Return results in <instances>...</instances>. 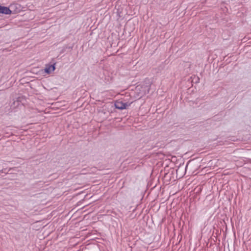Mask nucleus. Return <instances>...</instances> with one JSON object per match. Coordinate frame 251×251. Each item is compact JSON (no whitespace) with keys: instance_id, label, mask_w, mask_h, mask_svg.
I'll list each match as a JSON object with an SVG mask.
<instances>
[{"instance_id":"nucleus-4","label":"nucleus","mask_w":251,"mask_h":251,"mask_svg":"<svg viewBox=\"0 0 251 251\" xmlns=\"http://www.w3.org/2000/svg\"><path fill=\"white\" fill-rule=\"evenodd\" d=\"M79 206H81L82 202L84 201L85 199H89V198H87L88 197L87 194H85L83 191H79Z\"/></svg>"},{"instance_id":"nucleus-8","label":"nucleus","mask_w":251,"mask_h":251,"mask_svg":"<svg viewBox=\"0 0 251 251\" xmlns=\"http://www.w3.org/2000/svg\"><path fill=\"white\" fill-rule=\"evenodd\" d=\"M87 174V172L85 171V170H82L79 172V174Z\"/></svg>"},{"instance_id":"nucleus-3","label":"nucleus","mask_w":251,"mask_h":251,"mask_svg":"<svg viewBox=\"0 0 251 251\" xmlns=\"http://www.w3.org/2000/svg\"><path fill=\"white\" fill-rule=\"evenodd\" d=\"M11 13L12 11L9 7L0 5V14L9 15Z\"/></svg>"},{"instance_id":"nucleus-1","label":"nucleus","mask_w":251,"mask_h":251,"mask_svg":"<svg viewBox=\"0 0 251 251\" xmlns=\"http://www.w3.org/2000/svg\"><path fill=\"white\" fill-rule=\"evenodd\" d=\"M115 107L116 109L123 110L126 109L129 106L130 104L128 102H123L122 101L117 100L115 102Z\"/></svg>"},{"instance_id":"nucleus-10","label":"nucleus","mask_w":251,"mask_h":251,"mask_svg":"<svg viewBox=\"0 0 251 251\" xmlns=\"http://www.w3.org/2000/svg\"><path fill=\"white\" fill-rule=\"evenodd\" d=\"M199 79H200L199 78L197 77V80H196V82H199Z\"/></svg>"},{"instance_id":"nucleus-6","label":"nucleus","mask_w":251,"mask_h":251,"mask_svg":"<svg viewBox=\"0 0 251 251\" xmlns=\"http://www.w3.org/2000/svg\"><path fill=\"white\" fill-rule=\"evenodd\" d=\"M87 229L86 228H84L83 227H80L79 228V235H80V232H82V231H84L85 230H86Z\"/></svg>"},{"instance_id":"nucleus-9","label":"nucleus","mask_w":251,"mask_h":251,"mask_svg":"<svg viewBox=\"0 0 251 251\" xmlns=\"http://www.w3.org/2000/svg\"><path fill=\"white\" fill-rule=\"evenodd\" d=\"M20 99L21 98L20 97L18 98V100H17V102L18 103L17 105H18L19 101H21V100H20Z\"/></svg>"},{"instance_id":"nucleus-7","label":"nucleus","mask_w":251,"mask_h":251,"mask_svg":"<svg viewBox=\"0 0 251 251\" xmlns=\"http://www.w3.org/2000/svg\"><path fill=\"white\" fill-rule=\"evenodd\" d=\"M85 247L83 245L79 246V251H83Z\"/></svg>"},{"instance_id":"nucleus-11","label":"nucleus","mask_w":251,"mask_h":251,"mask_svg":"<svg viewBox=\"0 0 251 251\" xmlns=\"http://www.w3.org/2000/svg\"><path fill=\"white\" fill-rule=\"evenodd\" d=\"M84 206H85L84 205L82 206L81 208H79V209H83L84 207Z\"/></svg>"},{"instance_id":"nucleus-2","label":"nucleus","mask_w":251,"mask_h":251,"mask_svg":"<svg viewBox=\"0 0 251 251\" xmlns=\"http://www.w3.org/2000/svg\"><path fill=\"white\" fill-rule=\"evenodd\" d=\"M55 63H54L52 64H47L46 65L45 68L44 69V71L46 73L48 74H50L51 72H53L55 69Z\"/></svg>"},{"instance_id":"nucleus-5","label":"nucleus","mask_w":251,"mask_h":251,"mask_svg":"<svg viewBox=\"0 0 251 251\" xmlns=\"http://www.w3.org/2000/svg\"><path fill=\"white\" fill-rule=\"evenodd\" d=\"M87 214H85L84 215H82V216H80L79 215V224L81 223V225H83V219L84 218H86V217L87 216Z\"/></svg>"}]
</instances>
